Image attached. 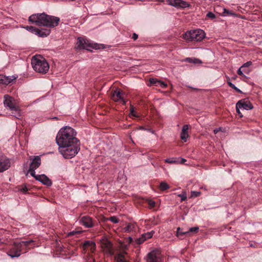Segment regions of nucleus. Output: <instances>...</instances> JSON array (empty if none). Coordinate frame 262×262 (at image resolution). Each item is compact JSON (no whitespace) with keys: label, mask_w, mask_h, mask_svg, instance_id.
<instances>
[{"label":"nucleus","mask_w":262,"mask_h":262,"mask_svg":"<svg viewBox=\"0 0 262 262\" xmlns=\"http://www.w3.org/2000/svg\"><path fill=\"white\" fill-rule=\"evenodd\" d=\"M16 79L14 76H6L0 75V84L8 85Z\"/></svg>","instance_id":"nucleus-19"},{"label":"nucleus","mask_w":262,"mask_h":262,"mask_svg":"<svg viewBox=\"0 0 262 262\" xmlns=\"http://www.w3.org/2000/svg\"><path fill=\"white\" fill-rule=\"evenodd\" d=\"M50 34V30L46 29H38L37 28L35 35L39 37H47Z\"/></svg>","instance_id":"nucleus-20"},{"label":"nucleus","mask_w":262,"mask_h":262,"mask_svg":"<svg viewBox=\"0 0 262 262\" xmlns=\"http://www.w3.org/2000/svg\"><path fill=\"white\" fill-rule=\"evenodd\" d=\"M31 241H22L21 242H15V246L16 248V251L15 254H9L8 256L11 258L18 257L20 255L22 246H28Z\"/></svg>","instance_id":"nucleus-10"},{"label":"nucleus","mask_w":262,"mask_h":262,"mask_svg":"<svg viewBox=\"0 0 262 262\" xmlns=\"http://www.w3.org/2000/svg\"><path fill=\"white\" fill-rule=\"evenodd\" d=\"M53 119H57V118L56 117H55L53 118Z\"/></svg>","instance_id":"nucleus-55"},{"label":"nucleus","mask_w":262,"mask_h":262,"mask_svg":"<svg viewBox=\"0 0 262 262\" xmlns=\"http://www.w3.org/2000/svg\"><path fill=\"white\" fill-rule=\"evenodd\" d=\"M165 162L167 163H173L176 162L175 161L170 160V159H166Z\"/></svg>","instance_id":"nucleus-45"},{"label":"nucleus","mask_w":262,"mask_h":262,"mask_svg":"<svg viewBox=\"0 0 262 262\" xmlns=\"http://www.w3.org/2000/svg\"><path fill=\"white\" fill-rule=\"evenodd\" d=\"M79 222L81 225L84 226L86 228H91L93 226V222L91 217L89 216H82Z\"/></svg>","instance_id":"nucleus-17"},{"label":"nucleus","mask_w":262,"mask_h":262,"mask_svg":"<svg viewBox=\"0 0 262 262\" xmlns=\"http://www.w3.org/2000/svg\"><path fill=\"white\" fill-rule=\"evenodd\" d=\"M24 28H25L27 31H28L29 32H31V33H33L34 34H35V33H36V29H37V28L34 27L29 26H27L26 27H24Z\"/></svg>","instance_id":"nucleus-25"},{"label":"nucleus","mask_w":262,"mask_h":262,"mask_svg":"<svg viewBox=\"0 0 262 262\" xmlns=\"http://www.w3.org/2000/svg\"><path fill=\"white\" fill-rule=\"evenodd\" d=\"M148 204L150 207H154L155 206V202L153 200H148Z\"/></svg>","instance_id":"nucleus-40"},{"label":"nucleus","mask_w":262,"mask_h":262,"mask_svg":"<svg viewBox=\"0 0 262 262\" xmlns=\"http://www.w3.org/2000/svg\"><path fill=\"white\" fill-rule=\"evenodd\" d=\"M224 13L225 14V15H234V13H232L231 11L227 10L225 9L224 10Z\"/></svg>","instance_id":"nucleus-42"},{"label":"nucleus","mask_w":262,"mask_h":262,"mask_svg":"<svg viewBox=\"0 0 262 262\" xmlns=\"http://www.w3.org/2000/svg\"><path fill=\"white\" fill-rule=\"evenodd\" d=\"M77 233L76 232H75V231H72V232H70L68 233V235L70 236V235H74L75 233Z\"/></svg>","instance_id":"nucleus-50"},{"label":"nucleus","mask_w":262,"mask_h":262,"mask_svg":"<svg viewBox=\"0 0 262 262\" xmlns=\"http://www.w3.org/2000/svg\"><path fill=\"white\" fill-rule=\"evenodd\" d=\"M16 248L15 247V243H14V245H13V247L11 249L10 251L7 253V254L8 255L9 254H15L16 251Z\"/></svg>","instance_id":"nucleus-39"},{"label":"nucleus","mask_w":262,"mask_h":262,"mask_svg":"<svg viewBox=\"0 0 262 262\" xmlns=\"http://www.w3.org/2000/svg\"><path fill=\"white\" fill-rule=\"evenodd\" d=\"M227 83L229 85V86L233 89L234 90H235L237 92H238L239 93H242V91L238 89L237 88L233 83H232L230 81H228L227 82Z\"/></svg>","instance_id":"nucleus-28"},{"label":"nucleus","mask_w":262,"mask_h":262,"mask_svg":"<svg viewBox=\"0 0 262 262\" xmlns=\"http://www.w3.org/2000/svg\"><path fill=\"white\" fill-rule=\"evenodd\" d=\"M20 191L25 193L28 191V188L26 187H24L20 189Z\"/></svg>","instance_id":"nucleus-46"},{"label":"nucleus","mask_w":262,"mask_h":262,"mask_svg":"<svg viewBox=\"0 0 262 262\" xmlns=\"http://www.w3.org/2000/svg\"><path fill=\"white\" fill-rule=\"evenodd\" d=\"M159 81V80H158L157 79L154 78H150L149 80V82L150 84L155 85L156 86L158 85V83Z\"/></svg>","instance_id":"nucleus-29"},{"label":"nucleus","mask_w":262,"mask_h":262,"mask_svg":"<svg viewBox=\"0 0 262 262\" xmlns=\"http://www.w3.org/2000/svg\"><path fill=\"white\" fill-rule=\"evenodd\" d=\"M205 37V33L202 29L192 30L187 31L184 38L189 41H201Z\"/></svg>","instance_id":"nucleus-7"},{"label":"nucleus","mask_w":262,"mask_h":262,"mask_svg":"<svg viewBox=\"0 0 262 262\" xmlns=\"http://www.w3.org/2000/svg\"><path fill=\"white\" fill-rule=\"evenodd\" d=\"M145 241H146V239L144 238H143L142 235H141V236L140 237H139L137 239L136 242L138 244H141Z\"/></svg>","instance_id":"nucleus-33"},{"label":"nucleus","mask_w":262,"mask_h":262,"mask_svg":"<svg viewBox=\"0 0 262 262\" xmlns=\"http://www.w3.org/2000/svg\"><path fill=\"white\" fill-rule=\"evenodd\" d=\"M138 36L137 34H136V33L133 34V38L134 40H136L138 38Z\"/></svg>","instance_id":"nucleus-49"},{"label":"nucleus","mask_w":262,"mask_h":262,"mask_svg":"<svg viewBox=\"0 0 262 262\" xmlns=\"http://www.w3.org/2000/svg\"><path fill=\"white\" fill-rule=\"evenodd\" d=\"M59 152L65 159H71L75 157L80 150L79 143L59 146Z\"/></svg>","instance_id":"nucleus-4"},{"label":"nucleus","mask_w":262,"mask_h":262,"mask_svg":"<svg viewBox=\"0 0 262 262\" xmlns=\"http://www.w3.org/2000/svg\"><path fill=\"white\" fill-rule=\"evenodd\" d=\"M4 105L5 107L12 111V115L16 118L20 116V110L14 98L8 95L4 96Z\"/></svg>","instance_id":"nucleus-5"},{"label":"nucleus","mask_w":262,"mask_h":262,"mask_svg":"<svg viewBox=\"0 0 262 262\" xmlns=\"http://www.w3.org/2000/svg\"><path fill=\"white\" fill-rule=\"evenodd\" d=\"M135 224L133 223H128L124 228V232H129L133 231L135 228Z\"/></svg>","instance_id":"nucleus-22"},{"label":"nucleus","mask_w":262,"mask_h":262,"mask_svg":"<svg viewBox=\"0 0 262 262\" xmlns=\"http://www.w3.org/2000/svg\"><path fill=\"white\" fill-rule=\"evenodd\" d=\"M220 130V128H216L215 129H214V134H216L217 132H219V130Z\"/></svg>","instance_id":"nucleus-51"},{"label":"nucleus","mask_w":262,"mask_h":262,"mask_svg":"<svg viewBox=\"0 0 262 262\" xmlns=\"http://www.w3.org/2000/svg\"><path fill=\"white\" fill-rule=\"evenodd\" d=\"M41 164V158L39 156H35L31 160L28 172L32 176H35V169H36Z\"/></svg>","instance_id":"nucleus-9"},{"label":"nucleus","mask_w":262,"mask_h":262,"mask_svg":"<svg viewBox=\"0 0 262 262\" xmlns=\"http://www.w3.org/2000/svg\"><path fill=\"white\" fill-rule=\"evenodd\" d=\"M193 58H186L185 61H188L189 62L193 63Z\"/></svg>","instance_id":"nucleus-48"},{"label":"nucleus","mask_w":262,"mask_h":262,"mask_svg":"<svg viewBox=\"0 0 262 262\" xmlns=\"http://www.w3.org/2000/svg\"><path fill=\"white\" fill-rule=\"evenodd\" d=\"M145 241H146V239L144 238H143L142 235H141V236L140 237H139L137 239L136 242L138 244H141Z\"/></svg>","instance_id":"nucleus-34"},{"label":"nucleus","mask_w":262,"mask_h":262,"mask_svg":"<svg viewBox=\"0 0 262 262\" xmlns=\"http://www.w3.org/2000/svg\"><path fill=\"white\" fill-rule=\"evenodd\" d=\"M239 109H241V108H237V107H236V110L237 113L238 114V115L240 117H242L243 115L241 114V112L239 111Z\"/></svg>","instance_id":"nucleus-47"},{"label":"nucleus","mask_w":262,"mask_h":262,"mask_svg":"<svg viewBox=\"0 0 262 262\" xmlns=\"http://www.w3.org/2000/svg\"><path fill=\"white\" fill-rule=\"evenodd\" d=\"M188 233V232H187V231H185V232H182L181 231V229L180 227H178L177 228V236H179V235H185V234H186Z\"/></svg>","instance_id":"nucleus-31"},{"label":"nucleus","mask_w":262,"mask_h":262,"mask_svg":"<svg viewBox=\"0 0 262 262\" xmlns=\"http://www.w3.org/2000/svg\"><path fill=\"white\" fill-rule=\"evenodd\" d=\"M167 2L168 5L177 8H185L190 6L187 2L182 0H167Z\"/></svg>","instance_id":"nucleus-11"},{"label":"nucleus","mask_w":262,"mask_h":262,"mask_svg":"<svg viewBox=\"0 0 262 262\" xmlns=\"http://www.w3.org/2000/svg\"><path fill=\"white\" fill-rule=\"evenodd\" d=\"M139 129H142V130H145V128L143 126H140L139 128Z\"/></svg>","instance_id":"nucleus-53"},{"label":"nucleus","mask_w":262,"mask_h":262,"mask_svg":"<svg viewBox=\"0 0 262 262\" xmlns=\"http://www.w3.org/2000/svg\"><path fill=\"white\" fill-rule=\"evenodd\" d=\"M157 86H159L160 87H161L162 88H165L167 87V84L165 82L159 80L158 83V85Z\"/></svg>","instance_id":"nucleus-32"},{"label":"nucleus","mask_w":262,"mask_h":262,"mask_svg":"<svg viewBox=\"0 0 262 262\" xmlns=\"http://www.w3.org/2000/svg\"><path fill=\"white\" fill-rule=\"evenodd\" d=\"M181 139L184 141L186 142L187 139L188 137V132H182L181 133Z\"/></svg>","instance_id":"nucleus-27"},{"label":"nucleus","mask_w":262,"mask_h":262,"mask_svg":"<svg viewBox=\"0 0 262 262\" xmlns=\"http://www.w3.org/2000/svg\"><path fill=\"white\" fill-rule=\"evenodd\" d=\"M146 262H162L161 251L158 249H154L146 256Z\"/></svg>","instance_id":"nucleus-8"},{"label":"nucleus","mask_w":262,"mask_h":262,"mask_svg":"<svg viewBox=\"0 0 262 262\" xmlns=\"http://www.w3.org/2000/svg\"><path fill=\"white\" fill-rule=\"evenodd\" d=\"M101 246L105 252L112 253V244L107 239L102 238L101 241Z\"/></svg>","instance_id":"nucleus-16"},{"label":"nucleus","mask_w":262,"mask_h":262,"mask_svg":"<svg viewBox=\"0 0 262 262\" xmlns=\"http://www.w3.org/2000/svg\"><path fill=\"white\" fill-rule=\"evenodd\" d=\"M159 188L161 190L164 191L169 188V186L168 184L164 182H162L160 184Z\"/></svg>","instance_id":"nucleus-24"},{"label":"nucleus","mask_w":262,"mask_h":262,"mask_svg":"<svg viewBox=\"0 0 262 262\" xmlns=\"http://www.w3.org/2000/svg\"><path fill=\"white\" fill-rule=\"evenodd\" d=\"M188 125H185L183 126V128H182V132H188Z\"/></svg>","instance_id":"nucleus-44"},{"label":"nucleus","mask_w":262,"mask_h":262,"mask_svg":"<svg viewBox=\"0 0 262 262\" xmlns=\"http://www.w3.org/2000/svg\"><path fill=\"white\" fill-rule=\"evenodd\" d=\"M207 16L212 19H213L215 17V14L211 12H208L207 14Z\"/></svg>","instance_id":"nucleus-41"},{"label":"nucleus","mask_w":262,"mask_h":262,"mask_svg":"<svg viewBox=\"0 0 262 262\" xmlns=\"http://www.w3.org/2000/svg\"><path fill=\"white\" fill-rule=\"evenodd\" d=\"M198 230H199L198 227H193L190 228L189 229V231H188L187 232H188V233H189L190 232H197Z\"/></svg>","instance_id":"nucleus-38"},{"label":"nucleus","mask_w":262,"mask_h":262,"mask_svg":"<svg viewBox=\"0 0 262 262\" xmlns=\"http://www.w3.org/2000/svg\"><path fill=\"white\" fill-rule=\"evenodd\" d=\"M200 194L201 192L200 191H191V197H197Z\"/></svg>","instance_id":"nucleus-36"},{"label":"nucleus","mask_w":262,"mask_h":262,"mask_svg":"<svg viewBox=\"0 0 262 262\" xmlns=\"http://www.w3.org/2000/svg\"><path fill=\"white\" fill-rule=\"evenodd\" d=\"M109 220L114 223H118L119 222V219L115 216L110 217Z\"/></svg>","instance_id":"nucleus-35"},{"label":"nucleus","mask_w":262,"mask_h":262,"mask_svg":"<svg viewBox=\"0 0 262 262\" xmlns=\"http://www.w3.org/2000/svg\"><path fill=\"white\" fill-rule=\"evenodd\" d=\"M112 98L114 101H121L124 104L125 103L124 100V94L120 90H117L115 91L112 94Z\"/></svg>","instance_id":"nucleus-18"},{"label":"nucleus","mask_w":262,"mask_h":262,"mask_svg":"<svg viewBox=\"0 0 262 262\" xmlns=\"http://www.w3.org/2000/svg\"><path fill=\"white\" fill-rule=\"evenodd\" d=\"M130 116H134L137 117L138 116L136 115L135 111L134 110V108L133 106H131L130 107Z\"/></svg>","instance_id":"nucleus-37"},{"label":"nucleus","mask_w":262,"mask_h":262,"mask_svg":"<svg viewBox=\"0 0 262 262\" xmlns=\"http://www.w3.org/2000/svg\"><path fill=\"white\" fill-rule=\"evenodd\" d=\"M76 132L71 127L66 126L60 128L57 134L56 141L59 146L79 143L76 138Z\"/></svg>","instance_id":"nucleus-1"},{"label":"nucleus","mask_w":262,"mask_h":262,"mask_svg":"<svg viewBox=\"0 0 262 262\" xmlns=\"http://www.w3.org/2000/svg\"><path fill=\"white\" fill-rule=\"evenodd\" d=\"M29 21L38 26L54 28L58 26L60 18L58 17L49 15L45 13H36L29 17Z\"/></svg>","instance_id":"nucleus-2"},{"label":"nucleus","mask_w":262,"mask_h":262,"mask_svg":"<svg viewBox=\"0 0 262 262\" xmlns=\"http://www.w3.org/2000/svg\"><path fill=\"white\" fill-rule=\"evenodd\" d=\"M37 181L41 182L47 186H51L52 185L51 181L44 174H39L33 176Z\"/></svg>","instance_id":"nucleus-15"},{"label":"nucleus","mask_w":262,"mask_h":262,"mask_svg":"<svg viewBox=\"0 0 262 262\" xmlns=\"http://www.w3.org/2000/svg\"><path fill=\"white\" fill-rule=\"evenodd\" d=\"M186 161V160L185 159H184V158H182L181 159V163H184V162Z\"/></svg>","instance_id":"nucleus-52"},{"label":"nucleus","mask_w":262,"mask_h":262,"mask_svg":"<svg viewBox=\"0 0 262 262\" xmlns=\"http://www.w3.org/2000/svg\"><path fill=\"white\" fill-rule=\"evenodd\" d=\"M115 259L116 262H128L125 260L124 256L121 254H118L116 255Z\"/></svg>","instance_id":"nucleus-23"},{"label":"nucleus","mask_w":262,"mask_h":262,"mask_svg":"<svg viewBox=\"0 0 262 262\" xmlns=\"http://www.w3.org/2000/svg\"><path fill=\"white\" fill-rule=\"evenodd\" d=\"M83 247L84 248L90 247L91 251L93 252L96 249V244L95 243L92 241H85L83 243Z\"/></svg>","instance_id":"nucleus-21"},{"label":"nucleus","mask_w":262,"mask_h":262,"mask_svg":"<svg viewBox=\"0 0 262 262\" xmlns=\"http://www.w3.org/2000/svg\"><path fill=\"white\" fill-rule=\"evenodd\" d=\"M178 196L179 197L181 198V202L184 201L187 198V195H186V193L185 192H183L181 194H178Z\"/></svg>","instance_id":"nucleus-30"},{"label":"nucleus","mask_w":262,"mask_h":262,"mask_svg":"<svg viewBox=\"0 0 262 262\" xmlns=\"http://www.w3.org/2000/svg\"><path fill=\"white\" fill-rule=\"evenodd\" d=\"M76 48L79 50L85 49L88 51H92L93 49L97 50L104 47L103 45H98L80 37L77 38Z\"/></svg>","instance_id":"nucleus-6"},{"label":"nucleus","mask_w":262,"mask_h":262,"mask_svg":"<svg viewBox=\"0 0 262 262\" xmlns=\"http://www.w3.org/2000/svg\"><path fill=\"white\" fill-rule=\"evenodd\" d=\"M249 69V68H245V70Z\"/></svg>","instance_id":"nucleus-57"},{"label":"nucleus","mask_w":262,"mask_h":262,"mask_svg":"<svg viewBox=\"0 0 262 262\" xmlns=\"http://www.w3.org/2000/svg\"><path fill=\"white\" fill-rule=\"evenodd\" d=\"M236 107L248 111L252 109L253 106L249 101L243 99L237 102Z\"/></svg>","instance_id":"nucleus-13"},{"label":"nucleus","mask_w":262,"mask_h":262,"mask_svg":"<svg viewBox=\"0 0 262 262\" xmlns=\"http://www.w3.org/2000/svg\"><path fill=\"white\" fill-rule=\"evenodd\" d=\"M31 64L33 70L39 73L45 74L49 69V63L42 56L40 55H35L32 57Z\"/></svg>","instance_id":"nucleus-3"},{"label":"nucleus","mask_w":262,"mask_h":262,"mask_svg":"<svg viewBox=\"0 0 262 262\" xmlns=\"http://www.w3.org/2000/svg\"><path fill=\"white\" fill-rule=\"evenodd\" d=\"M154 233V232L152 231L151 232L145 233L144 234H142V235L143 238H144L146 240L147 239L151 238L152 236Z\"/></svg>","instance_id":"nucleus-26"},{"label":"nucleus","mask_w":262,"mask_h":262,"mask_svg":"<svg viewBox=\"0 0 262 262\" xmlns=\"http://www.w3.org/2000/svg\"><path fill=\"white\" fill-rule=\"evenodd\" d=\"M252 64V62L250 61H248L244 64H243L237 71V73L241 76H242L244 77L248 78L247 77L244 73L246 74H249L250 72V69L245 70V68H249L250 66H251Z\"/></svg>","instance_id":"nucleus-12"},{"label":"nucleus","mask_w":262,"mask_h":262,"mask_svg":"<svg viewBox=\"0 0 262 262\" xmlns=\"http://www.w3.org/2000/svg\"><path fill=\"white\" fill-rule=\"evenodd\" d=\"M2 243V242H1V239L0 238V244Z\"/></svg>","instance_id":"nucleus-56"},{"label":"nucleus","mask_w":262,"mask_h":262,"mask_svg":"<svg viewBox=\"0 0 262 262\" xmlns=\"http://www.w3.org/2000/svg\"><path fill=\"white\" fill-rule=\"evenodd\" d=\"M193 63L194 64H201L202 63V61L198 58H193Z\"/></svg>","instance_id":"nucleus-43"},{"label":"nucleus","mask_w":262,"mask_h":262,"mask_svg":"<svg viewBox=\"0 0 262 262\" xmlns=\"http://www.w3.org/2000/svg\"><path fill=\"white\" fill-rule=\"evenodd\" d=\"M11 166L9 159L4 157L0 159V172H3L8 169Z\"/></svg>","instance_id":"nucleus-14"},{"label":"nucleus","mask_w":262,"mask_h":262,"mask_svg":"<svg viewBox=\"0 0 262 262\" xmlns=\"http://www.w3.org/2000/svg\"><path fill=\"white\" fill-rule=\"evenodd\" d=\"M90 261H93V262H95V259H94V258H91L90 259Z\"/></svg>","instance_id":"nucleus-54"}]
</instances>
